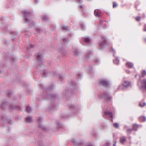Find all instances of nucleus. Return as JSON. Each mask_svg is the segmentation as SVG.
I'll list each match as a JSON object with an SVG mask.
<instances>
[{
    "label": "nucleus",
    "instance_id": "1",
    "mask_svg": "<svg viewBox=\"0 0 146 146\" xmlns=\"http://www.w3.org/2000/svg\"><path fill=\"white\" fill-rule=\"evenodd\" d=\"M22 12L25 16L26 22L29 23L30 21V18L31 16V14L29 12L28 10H24Z\"/></svg>",
    "mask_w": 146,
    "mask_h": 146
},
{
    "label": "nucleus",
    "instance_id": "2",
    "mask_svg": "<svg viewBox=\"0 0 146 146\" xmlns=\"http://www.w3.org/2000/svg\"><path fill=\"white\" fill-rule=\"evenodd\" d=\"M99 97L101 98L106 99L107 102H110L111 99V97L110 96L109 94L106 92H105L103 94H101L99 95Z\"/></svg>",
    "mask_w": 146,
    "mask_h": 146
},
{
    "label": "nucleus",
    "instance_id": "3",
    "mask_svg": "<svg viewBox=\"0 0 146 146\" xmlns=\"http://www.w3.org/2000/svg\"><path fill=\"white\" fill-rule=\"evenodd\" d=\"M93 52L90 50H87L85 55V58L86 60L90 58L91 56L93 54Z\"/></svg>",
    "mask_w": 146,
    "mask_h": 146
},
{
    "label": "nucleus",
    "instance_id": "4",
    "mask_svg": "<svg viewBox=\"0 0 146 146\" xmlns=\"http://www.w3.org/2000/svg\"><path fill=\"white\" fill-rule=\"evenodd\" d=\"M100 84L104 86H107L109 84V82L105 80H101L100 81Z\"/></svg>",
    "mask_w": 146,
    "mask_h": 146
},
{
    "label": "nucleus",
    "instance_id": "5",
    "mask_svg": "<svg viewBox=\"0 0 146 146\" xmlns=\"http://www.w3.org/2000/svg\"><path fill=\"white\" fill-rule=\"evenodd\" d=\"M103 39H104L102 42H100L99 43V45L100 47H104L107 44V41L106 39L105 38V37H103ZM102 39H103L102 38Z\"/></svg>",
    "mask_w": 146,
    "mask_h": 146
},
{
    "label": "nucleus",
    "instance_id": "6",
    "mask_svg": "<svg viewBox=\"0 0 146 146\" xmlns=\"http://www.w3.org/2000/svg\"><path fill=\"white\" fill-rule=\"evenodd\" d=\"M37 60L38 62L42 64V60L43 55L41 53H39L37 56Z\"/></svg>",
    "mask_w": 146,
    "mask_h": 146
},
{
    "label": "nucleus",
    "instance_id": "7",
    "mask_svg": "<svg viewBox=\"0 0 146 146\" xmlns=\"http://www.w3.org/2000/svg\"><path fill=\"white\" fill-rule=\"evenodd\" d=\"M122 86L125 88L131 87V83L129 81H124L122 84Z\"/></svg>",
    "mask_w": 146,
    "mask_h": 146
},
{
    "label": "nucleus",
    "instance_id": "8",
    "mask_svg": "<svg viewBox=\"0 0 146 146\" xmlns=\"http://www.w3.org/2000/svg\"><path fill=\"white\" fill-rule=\"evenodd\" d=\"M41 121L42 119L40 117H39L38 119V123L39 124V126L41 128V129L44 130L46 131V127L45 126H43V125H42L40 124V122H41Z\"/></svg>",
    "mask_w": 146,
    "mask_h": 146
},
{
    "label": "nucleus",
    "instance_id": "9",
    "mask_svg": "<svg viewBox=\"0 0 146 146\" xmlns=\"http://www.w3.org/2000/svg\"><path fill=\"white\" fill-rule=\"evenodd\" d=\"M104 115L106 116L110 117H112L113 116V114L112 112H110L106 111L104 112Z\"/></svg>",
    "mask_w": 146,
    "mask_h": 146
},
{
    "label": "nucleus",
    "instance_id": "10",
    "mask_svg": "<svg viewBox=\"0 0 146 146\" xmlns=\"http://www.w3.org/2000/svg\"><path fill=\"white\" fill-rule=\"evenodd\" d=\"M83 41L85 43L90 44L91 42V40L89 37H86L84 39Z\"/></svg>",
    "mask_w": 146,
    "mask_h": 146
},
{
    "label": "nucleus",
    "instance_id": "11",
    "mask_svg": "<svg viewBox=\"0 0 146 146\" xmlns=\"http://www.w3.org/2000/svg\"><path fill=\"white\" fill-rule=\"evenodd\" d=\"M101 11L99 10H95L94 14L95 16L98 17L100 15Z\"/></svg>",
    "mask_w": 146,
    "mask_h": 146
},
{
    "label": "nucleus",
    "instance_id": "12",
    "mask_svg": "<svg viewBox=\"0 0 146 146\" xmlns=\"http://www.w3.org/2000/svg\"><path fill=\"white\" fill-rule=\"evenodd\" d=\"M72 141L74 145H75L79 146L81 145L82 143L77 142L75 139H72Z\"/></svg>",
    "mask_w": 146,
    "mask_h": 146
},
{
    "label": "nucleus",
    "instance_id": "13",
    "mask_svg": "<svg viewBox=\"0 0 146 146\" xmlns=\"http://www.w3.org/2000/svg\"><path fill=\"white\" fill-rule=\"evenodd\" d=\"M126 66L128 67V68H131L133 67V64L132 62H127L126 64Z\"/></svg>",
    "mask_w": 146,
    "mask_h": 146
},
{
    "label": "nucleus",
    "instance_id": "14",
    "mask_svg": "<svg viewBox=\"0 0 146 146\" xmlns=\"http://www.w3.org/2000/svg\"><path fill=\"white\" fill-rule=\"evenodd\" d=\"M70 107L72 109H74V112H75L77 110V108L76 106H75L71 104L70 106Z\"/></svg>",
    "mask_w": 146,
    "mask_h": 146
},
{
    "label": "nucleus",
    "instance_id": "15",
    "mask_svg": "<svg viewBox=\"0 0 146 146\" xmlns=\"http://www.w3.org/2000/svg\"><path fill=\"white\" fill-rule=\"evenodd\" d=\"M139 119L140 121L144 122L146 120V117L144 116H141L140 117Z\"/></svg>",
    "mask_w": 146,
    "mask_h": 146
},
{
    "label": "nucleus",
    "instance_id": "16",
    "mask_svg": "<svg viewBox=\"0 0 146 146\" xmlns=\"http://www.w3.org/2000/svg\"><path fill=\"white\" fill-rule=\"evenodd\" d=\"M32 119L31 117H28L26 118V121L27 122L30 123L32 121Z\"/></svg>",
    "mask_w": 146,
    "mask_h": 146
},
{
    "label": "nucleus",
    "instance_id": "17",
    "mask_svg": "<svg viewBox=\"0 0 146 146\" xmlns=\"http://www.w3.org/2000/svg\"><path fill=\"white\" fill-rule=\"evenodd\" d=\"M74 54L76 56H77L78 55L79 52L78 49H75L74 50Z\"/></svg>",
    "mask_w": 146,
    "mask_h": 146
},
{
    "label": "nucleus",
    "instance_id": "18",
    "mask_svg": "<svg viewBox=\"0 0 146 146\" xmlns=\"http://www.w3.org/2000/svg\"><path fill=\"white\" fill-rule=\"evenodd\" d=\"M113 62L114 63L117 65L119 64V60L118 58L116 57L115 60H113Z\"/></svg>",
    "mask_w": 146,
    "mask_h": 146
},
{
    "label": "nucleus",
    "instance_id": "19",
    "mask_svg": "<svg viewBox=\"0 0 146 146\" xmlns=\"http://www.w3.org/2000/svg\"><path fill=\"white\" fill-rule=\"evenodd\" d=\"M126 140L125 138L124 137L121 138L120 139V142L122 144H123L124 143Z\"/></svg>",
    "mask_w": 146,
    "mask_h": 146
},
{
    "label": "nucleus",
    "instance_id": "20",
    "mask_svg": "<svg viewBox=\"0 0 146 146\" xmlns=\"http://www.w3.org/2000/svg\"><path fill=\"white\" fill-rule=\"evenodd\" d=\"M49 19L48 17L46 15H44L42 18V19L44 21H46Z\"/></svg>",
    "mask_w": 146,
    "mask_h": 146
},
{
    "label": "nucleus",
    "instance_id": "21",
    "mask_svg": "<svg viewBox=\"0 0 146 146\" xmlns=\"http://www.w3.org/2000/svg\"><path fill=\"white\" fill-rule=\"evenodd\" d=\"M143 87L145 89L146 91V79H145L143 80Z\"/></svg>",
    "mask_w": 146,
    "mask_h": 146
},
{
    "label": "nucleus",
    "instance_id": "22",
    "mask_svg": "<svg viewBox=\"0 0 146 146\" xmlns=\"http://www.w3.org/2000/svg\"><path fill=\"white\" fill-rule=\"evenodd\" d=\"M138 126L137 124H135L133 125V130L136 131L137 130V128Z\"/></svg>",
    "mask_w": 146,
    "mask_h": 146
},
{
    "label": "nucleus",
    "instance_id": "23",
    "mask_svg": "<svg viewBox=\"0 0 146 146\" xmlns=\"http://www.w3.org/2000/svg\"><path fill=\"white\" fill-rule=\"evenodd\" d=\"M43 77H46L48 75V73L46 71H44L43 73Z\"/></svg>",
    "mask_w": 146,
    "mask_h": 146
},
{
    "label": "nucleus",
    "instance_id": "24",
    "mask_svg": "<svg viewBox=\"0 0 146 146\" xmlns=\"http://www.w3.org/2000/svg\"><path fill=\"white\" fill-rule=\"evenodd\" d=\"M26 110L27 112L30 113L31 112L32 110L31 108L29 106H27L26 107Z\"/></svg>",
    "mask_w": 146,
    "mask_h": 146
},
{
    "label": "nucleus",
    "instance_id": "25",
    "mask_svg": "<svg viewBox=\"0 0 146 146\" xmlns=\"http://www.w3.org/2000/svg\"><path fill=\"white\" fill-rule=\"evenodd\" d=\"M64 76L63 75H60L59 77V79L61 81L63 80L64 79Z\"/></svg>",
    "mask_w": 146,
    "mask_h": 146
},
{
    "label": "nucleus",
    "instance_id": "26",
    "mask_svg": "<svg viewBox=\"0 0 146 146\" xmlns=\"http://www.w3.org/2000/svg\"><path fill=\"white\" fill-rule=\"evenodd\" d=\"M8 104V103L5 100L3 102V103L1 104V106L2 107H3L4 106H6Z\"/></svg>",
    "mask_w": 146,
    "mask_h": 146
},
{
    "label": "nucleus",
    "instance_id": "27",
    "mask_svg": "<svg viewBox=\"0 0 146 146\" xmlns=\"http://www.w3.org/2000/svg\"><path fill=\"white\" fill-rule=\"evenodd\" d=\"M146 104V103L145 102H140L139 104V106L141 107H143Z\"/></svg>",
    "mask_w": 146,
    "mask_h": 146
},
{
    "label": "nucleus",
    "instance_id": "28",
    "mask_svg": "<svg viewBox=\"0 0 146 146\" xmlns=\"http://www.w3.org/2000/svg\"><path fill=\"white\" fill-rule=\"evenodd\" d=\"M118 6L117 4L115 2H113V7L114 8L116 7H117Z\"/></svg>",
    "mask_w": 146,
    "mask_h": 146
},
{
    "label": "nucleus",
    "instance_id": "29",
    "mask_svg": "<svg viewBox=\"0 0 146 146\" xmlns=\"http://www.w3.org/2000/svg\"><path fill=\"white\" fill-rule=\"evenodd\" d=\"M36 31L38 33H40L42 32V30L40 28H38L36 29Z\"/></svg>",
    "mask_w": 146,
    "mask_h": 146
},
{
    "label": "nucleus",
    "instance_id": "30",
    "mask_svg": "<svg viewBox=\"0 0 146 146\" xmlns=\"http://www.w3.org/2000/svg\"><path fill=\"white\" fill-rule=\"evenodd\" d=\"M48 96L49 98H54L55 97L56 95L55 94H51L48 95Z\"/></svg>",
    "mask_w": 146,
    "mask_h": 146
},
{
    "label": "nucleus",
    "instance_id": "31",
    "mask_svg": "<svg viewBox=\"0 0 146 146\" xmlns=\"http://www.w3.org/2000/svg\"><path fill=\"white\" fill-rule=\"evenodd\" d=\"M146 76V72L145 70H144L142 73V76L143 77Z\"/></svg>",
    "mask_w": 146,
    "mask_h": 146
},
{
    "label": "nucleus",
    "instance_id": "32",
    "mask_svg": "<svg viewBox=\"0 0 146 146\" xmlns=\"http://www.w3.org/2000/svg\"><path fill=\"white\" fill-rule=\"evenodd\" d=\"M113 125L115 128H117L119 127L118 124L117 123H113Z\"/></svg>",
    "mask_w": 146,
    "mask_h": 146
},
{
    "label": "nucleus",
    "instance_id": "33",
    "mask_svg": "<svg viewBox=\"0 0 146 146\" xmlns=\"http://www.w3.org/2000/svg\"><path fill=\"white\" fill-rule=\"evenodd\" d=\"M62 29L65 30H67L69 29L68 27L67 26H64L62 27Z\"/></svg>",
    "mask_w": 146,
    "mask_h": 146
},
{
    "label": "nucleus",
    "instance_id": "34",
    "mask_svg": "<svg viewBox=\"0 0 146 146\" xmlns=\"http://www.w3.org/2000/svg\"><path fill=\"white\" fill-rule=\"evenodd\" d=\"M71 85L73 86H75L76 85V83L74 81H72L71 82Z\"/></svg>",
    "mask_w": 146,
    "mask_h": 146
},
{
    "label": "nucleus",
    "instance_id": "35",
    "mask_svg": "<svg viewBox=\"0 0 146 146\" xmlns=\"http://www.w3.org/2000/svg\"><path fill=\"white\" fill-rule=\"evenodd\" d=\"M132 130V129H128L127 130V132L129 134H130Z\"/></svg>",
    "mask_w": 146,
    "mask_h": 146
},
{
    "label": "nucleus",
    "instance_id": "36",
    "mask_svg": "<svg viewBox=\"0 0 146 146\" xmlns=\"http://www.w3.org/2000/svg\"><path fill=\"white\" fill-rule=\"evenodd\" d=\"M81 27L82 30H83L85 28V25L84 24H82L81 25Z\"/></svg>",
    "mask_w": 146,
    "mask_h": 146
},
{
    "label": "nucleus",
    "instance_id": "37",
    "mask_svg": "<svg viewBox=\"0 0 146 146\" xmlns=\"http://www.w3.org/2000/svg\"><path fill=\"white\" fill-rule=\"evenodd\" d=\"M140 17H137L135 18L136 20L137 21H140Z\"/></svg>",
    "mask_w": 146,
    "mask_h": 146
},
{
    "label": "nucleus",
    "instance_id": "38",
    "mask_svg": "<svg viewBox=\"0 0 146 146\" xmlns=\"http://www.w3.org/2000/svg\"><path fill=\"white\" fill-rule=\"evenodd\" d=\"M33 47H34V46L33 45L31 44H29V46L28 48V49L29 48H32Z\"/></svg>",
    "mask_w": 146,
    "mask_h": 146
},
{
    "label": "nucleus",
    "instance_id": "39",
    "mask_svg": "<svg viewBox=\"0 0 146 146\" xmlns=\"http://www.w3.org/2000/svg\"><path fill=\"white\" fill-rule=\"evenodd\" d=\"M94 61L98 64L100 63V61L99 59H96L94 60Z\"/></svg>",
    "mask_w": 146,
    "mask_h": 146
},
{
    "label": "nucleus",
    "instance_id": "40",
    "mask_svg": "<svg viewBox=\"0 0 146 146\" xmlns=\"http://www.w3.org/2000/svg\"><path fill=\"white\" fill-rule=\"evenodd\" d=\"M35 3L36 4L38 3L39 2V0H34Z\"/></svg>",
    "mask_w": 146,
    "mask_h": 146
},
{
    "label": "nucleus",
    "instance_id": "41",
    "mask_svg": "<svg viewBox=\"0 0 146 146\" xmlns=\"http://www.w3.org/2000/svg\"><path fill=\"white\" fill-rule=\"evenodd\" d=\"M143 31L145 32L146 31V26L145 25L144 27L143 28Z\"/></svg>",
    "mask_w": 146,
    "mask_h": 146
},
{
    "label": "nucleus",
    "instance_id": "42",
    "mask_svg": "<svg viewBox=\"0 0 146 146\" xmlns=\"http://www.w3.org/2000/svg\"><path fill=\"white\" fill-rule=\"evenodd\" d=\"M82 75L81 74H78V78H79V77H80V78H81L82 77Z\"/></svg>",
    "mask_w": 146,
    "mask_h": 146
},
{
    "label": "nucleus",
    "instance_id": "43",
    "mask_svg": "<svg viewBox=\"0 0 146 146\" xmlns=\"http://www.w3.org/2000/svg\"><path fill=\"white\" fill-rule=\"evenodd\" d=\"M111 50H110V51H112L113 52H114V53H115V50L114 49H113V48H111Z\"/></svg>",
    "mask_w": 146,
    "mask_h": 146
},
{
    "label": "nucleus",
    "instance_id": "44",
    "mask_svg": "<svg viewBox=\"0 0 146 146\" xmlns=\"http://www.w3.org/2000/svg\"><path fill=\"white\" fill-rule=\"evenodd\" d=\"M116 143H117V141H114V143L113 145V146H115V145H116Z\"/></svg>",
    "mask_w": 146,
    "mask_h": 146
},
{
    "label": "nucleus",
    "instance_id": "45",
    "mask_svg": "<svg viewBox=\"0 0 146 146\" xmlns=\"http://www.w3.org/2000/svg\"><path fill=\"white\" fill-rule=\"evenodd\" d=\"M92 69L91 68H89V69H88V70H89L90 71H92Z\"/></svg>",
    "mask_w": 146,
    "mask_h": 146
},
{
    "label": "nucleus",
    "instance_id": "46",
    "mask_svg": "<svg viewBox=\"0 0 146 146\" xmlns=\"http://www.w3.org/2000/svg\"><path fill=\"white\" fill-rule=\"evenodd\" d=\"M126 72L127 73H130V71L129 70H126Z\"/></svg>",
    "mask_w": 146,
    "mask_h": 146
},
{
    "label": "nucleus",
    "instance_id": "47",
    "mask_svg": "<svg viewBox=\"0 0 146 146\" xmlns=\"http://www.w3.org/2000/svg\"><path fill=\"white\" fill-rule=\"evenodd\" d=\"M63 40L64 42L66 41V40H66V39L64 38V39H63Z\"/></svg>",
    "mask_w": 146,
    "mask_h": 146
},
{
    "label": "nucleus",
    "instance_id": "48",
    "mask_svg": "<svg viewBox=\"0 0 146 146\" xmlns=\"http://www.w3.org/2000/svg\"><path fill=\"white\" fill-rule=\"evenodd\" d=\"M78 2L79 3H81V1H80V0H78Z\"/></svg>",
    "mask_w": 146,
    "mask_h": 146
},
{
    "label": "nucleus",
    "instance_id": "49",
    "mask_svg": "<svg viewBox=\"0 0 146 146\" xmlns=\"http://www.w3.org/2000/svg\"><path fill=\"white\" fill-rule=\"evenodd\" d=\"M144 40L146 42V38H144Z\"/></svg>",
    "mask_w": 146,
    "mask_h": 146
},
{
    "label": "nucleus",
    "instance_id": "50",
    "mask_svg": "<svg viewBox=\"0 0 146 146\" xmlns=\"http://www.w3.org/2000/svg\"><path fill=\"white\" fill-rule=\"evenodd\" d=\"M80 8H83V6H80Z\"/></svg>",
    "mask_w": 146,
    "mask_h": 146
},
{
    "label": "nucleus",
    "instance_id": "51",
    "mask_svg": "<svg viewBox=\"0 0 146 146\" xmlns=\"http://www.w3.org/2000/svg\"><path fill=\"white\" fill-rule=\"evenodd\" d=\"M11 107V108H15V107H13V106H11V107Z\"/></svg>",
    "mask_w": 146,
    "mask_h": 146
},
{
    "label": "nucleus",
    "instance_id": "52",
    "mask_svg": "<svg viewBox=\"0 0 146 146\" xmlns=\"http://www.w3.org/2000/svg\"><path fill=\"white\" fill-rule=\"evenodd\" d=\"M106 146H109L108 144V143H107L106 145Z\"/></svg>",
    "mask_w": 146,
    "mask_h": 146
},
{
    "label": "nucleus",
    "instance_id": "53",
    "mask_svg": "<svg viewBox=\"0 0 146 146\" xmlns=\"http://www.w3.org/2000/svg\"><path fill=\"white\" fill-rule=\"evenodd\" d=\"M88 146H93L92 145H89Z\"/></svg>",
    "mask_w": 146,
    "mask_h": 146
},
{
    "label": "nucleus",
    "instance_id": "54",
    "mask_svg": "<svg viewBox=\"0 0 146 146\" xmlns=\"http://www.w3.org/2000/svg\"><path fill=\"white\" fill-rule=\"evenodd\" d=\"M119 88H120V86H119Z\"/></svg>",
    "mask_w": 146,
    "mask_h": 146
},
{
    "label": "nucleus",
    "instance_id": "55",
    "mask_svg": "<svg viewBox=\"0 0 146 146\" xmlns=\"http://www.w3.org/2000/svg\"><path fill=\"white\" fill-rule=\"evenodd\" d=\"M17 108H18L19 109L20 108V107H18Z\"/></svg>",
    "mask_w": 146,
    "mask_h": 146
},
{
    "label": "nucleus",
    "instance_id": "56",
    "mask_svg": "<svg viewBox=\"0 0 146 146\" xmlns=\"http://www.w3.org/2000/svg\"><path fill=\"white\" fill-rule=\"evenodd\" d=\"M113 56H114V54H113Z\"/></svg>",
    "mask_w": 146,
    "mask_h": 146
},
{
    "label": "nucleus",
    "instance_id": "57",
    "mask_svg": "<svg viewBox=\"0 0 146 146\" xmlns=\"http://www.w3.org/2000/svg\"><path fill=\"white\" fill-rule=\"evenodd\" d=\"M136 77V75H135V77Z\"/></svg>",
    "mask_w": 146,
    "mask_h": 146
}]
</instances>
